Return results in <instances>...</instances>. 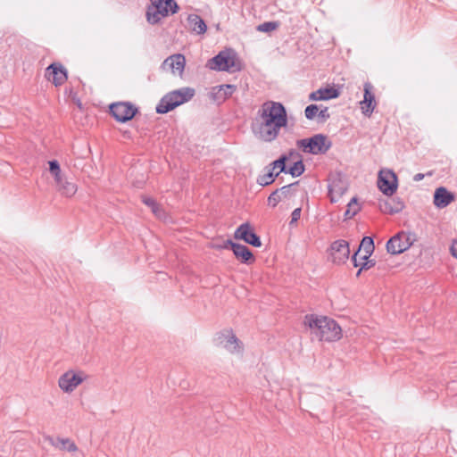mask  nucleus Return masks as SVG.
Masks as SVG:
<instances>
[{"instance_id": "nucleus-21", "label": "nucleus", "mask_w": 457, "mask_h": 457, "mask_svg": "<svg viewBox=\"0 0 457 457\" xmlns=\"http://www.w3.org/2000/svg\"><path fill=\"white\" fill-rule=\"evenodd\" d=\"M339 95V90L334 87H320L309 95V100L326 101L337 98Z\"/></svg>"}, {"instance_id": "nucleus-8", "label": "nucleus", "mask_w": 457, "mask_h": 457, "mask_svg": "<svg viewBox=\"0 0 457 457\" xmlns=\"http://www.w3.org/2000/svg\"><path fill=\"white\" fill-rule=\"evenodd\" d=\"M328 196L331 203H337L348 190V182L345 175L340 171L332 172L328 175Z\"/></svg>"}, {"instance_id": "nucleus-23", "label": "nucleus", "mask_w": 457, "mask_h": 457, "mask_svg": "<svg viewBox=\"0 0 457 457\" xmlns=\"http://www.w3.org/2000/svg\"><path fill=\"white\" fill-rule=\"evenodd\" d=\"M263 170L264 173L259 175L256 179L257 184L262 187H267L272 184L279 175V172L275 171V170L270 167V163L264 167Z\"/></svg>"}, {"instance_id": "nucleus-11", "label": "nucleus", "mask_w": 457, "mask_h": 457, "mask_svg": "<svg viewBox=\"0 0 457 457\" xmlns=\"http://www.w3.org/2000/svg\"><path fill=\"white\" fill-rule=\"evenodd\" d=\"M378 187L387 196H392L397 190L398 179L392 170H381L378 176Z\"/></svg>"}, {"instance_id": "nucleus-35", "label": "nucleus", "mask_w": 457, "mask_h": 457, "mask_svg": "<svg viewBox=\"0 0 457 457\" xmlns=\"http://www.w3.org/2000/svg\"><path fill=\"white\" fill-rule=\"evenodd\" d=\"M319 106L315 104H309L304 109L305 118L309 120H312L317 117Z\"/></svg>"}, {"instance_id": "nucleus-44", "label": "nucleus", "mask_w": 457, "mask_h": 457, "mask_svg": "<svg viewBox=\"0 0 457 457\" xmlns=\"http://www.w3.org/2000/svg\"><path fill=\"white\" fill-rule=\"evenodd\" d=\"M427 175H428V176H431V175H432V171H428V172L427 173Z\"/></svg>"}, {"instance_id": "nucleus-29", "label": "nucleus", "mask_w": 457, "mask_h": 457, "mask_svg": "<svg viewBox=\"0 0 457 457\" xmlns=\"http://www.w3.org/2000/svg\"><path fill=\"white\" fill-rule=\"evenodd\" d=\"M56 186L58 190L67 197L72 196L77 191V186L72 182L67 181L64 177L62 183Z\"/></svg>"}, {"instance_id": "nucleus-30", "label": "nucleus", "mask_w": 457, "mask_h": 457, "mask_svg": "<svg viewBox=\"0 0 457 457\" xmlns=\"http://www.w3.org/2000/svg\"><path fill=\"white\" fill-rule=\"evenodd\" d=\"M361 210L357 197H353L347 204V208L344 213L345 220L354 217Z\"/></svg>"}, {"instance_id": "nucleus-40", "label": "nucleus", "mask_w": 457, "mask_h": 457, "mask_svg": "<svg viewBox=\"0 0 457 457\" xmlns=\"http://www.w3.org/2000/svg\"><path fill=\"white\" fill-rule=\"evenodd\" d=\"M301 208H295L291 213V220L289 225L295 223L301 217Z\"/></svg>"}, {"instance_id": "nucleus-33", "label": "nucleus", "mask_w": 457, "mask_h": 457, "mask_svg": "<svg viewBox=\"0 0 457 457\" xmlns=\"http://www.w3.org/2000/svg\"><path fill=\"white\" fill-rule=\"evenodd\" d=\"M237 90V86L232 84H223L219 86V91H222V96L219 97L220 101H225L231 96Z\"/></svg>"}, {"instance_id": "nucleus-32", "label": "nucleus", "mask_w": 457, "mask_h": 457, "mask_svg": "<svg viewBox=\"0 0 457 457\" xmlns=\"http://www.w3.org/2000/svg\"><path fill=\"white\" fill-rule=\"evenodd\" d=\"M142 202L151 208L153 213H154L156 216H160L162 212V209L160 207L158 203L152 197L143 195L142 196Z\"/></svg>"}, {"instance_id": "nucleus-16", "label": "nucleus", "mask_w": 457, "mask_h": 457, "mask_svg": "<svg viewBox=\"0 0 457 457\" xmlns=\"http://www.w3.org/2000/svg\"><path fill=\"white\" fill-rule=\"evenodd\" d=\"M370 256L363 255L359 256L358 252H355L352 258L351 262L355 268H359L357 270L356 276L359 277L362 272H366L372 269V275H378V272H376V270H380V265L377 266V263L374 260L370 259Z\"/></svg>"}, {"instance_id": "nucleus-10", "label": "nucleus", "mask_w": 457, "mask_h": 457, "mask_svg": "<svg viewBox=\"0 0 457 457\" xmlns=\"http://www.w3.org/2000/svg\"><path fill=\"white\" fill-rule=\"evenodd\" d=\"M216 249H230L237 260L244 264L250 265L255 262L252 251L245 245L233 242L231 239L223 241L222 245H215Z\"/></svg>"}, {"instance_id": "nucleus-27", "label": "nucleus", "mask_w": 457, "mask_h": 457, "mask_svg": "<svg viewBox=\"0 0 457 457\" xmlns=\"http://www.w3.org/2000/svg\"><path fill=\"white\" fill-rule=\"evenodd\" d=\"M49 171L54 176L56 185L62 183L63 176L62 174L61 166L57 160H51L48 162Z\"/></svg>"}, {"instance_id": "nucleus-38", "label": "nucleus", "mask_w": 457, "mask_h": 457, "mask_svg": "<svg viewBox=\"0 0 457 457\" xmlns=\"http://www.w3.org/2000/svg\"><path fill=\"white\" fill-rule=\"evenodd\" d=\"M282 155H286V159L288 162L289 160H299V158H303L301 154H299L295 149H290L287 153L282 154Z\"/></svg>"}, {"instance_id": "nucleus-9", "label": "nucleus", "mask_w": 457, "mask_h": 457, "mask_svg": "<svg viewBox=\"0 0 457 457\" xmlns=\"http://www.w3.org/2000/svg\"><path fill=\"white\" fill-rule=\"evenodd\" d=\"M110 114L116 121L125 123L138 112V108L130 102H117L109 105Z\"/></svg>"}, {"instance_id": "nucleus-17", "label": "nucleus", "mask_w": 457, "mask_h": 457, "mask_svg": "<svg viewBox=\"0 0 457 457\" xmlns=\"http://www.w3.org/2000/svg\"><path fill=\"white\" fill-rule=\"evenodd\" d=\"M411 245L409 237L403 232H399L387 241L386 246L389 253L399 254L408 250Z\"/></svg>"}, {"instance_id": "nucleus-14", "label": "nucleus", "mask_w": 457, "mask_h": 457, "mask_svg": "<svg viewBox=\"0 0 457 457\" xmlns=\"http://www.w3.org/2000/svg\"><path fill=\"white\" fill-rule=\"evenodd\" d=\"M85 378L86 376L83 372L76 373L73 370H68L59 378L58 385L63 392L71 393Z\"/></svg>"}, {"instance_id": "nucleus-7", "label": "nucleus", "mask_w": 457, "mask_h": 457, "mask_svg": "<svg viewBox=\"0 0 457 457\" xmlns=\"http://www.w3.org/2000/svg\"><path fill=\"white\" fill-rule=\"evenodd\" d=\"M213 343L215 346L223 348L230 353H239L243 351L242 342L231 328H226L216 333Z\"/></svg>"}, {"instance_id": "nucleus-31", "label": "nucleus", "mask_w": 457, "mask_h": 457, "mask_svg": "<svg viewBox=\"0 0 457 457\" xmlns=\"http://www.w3.org/2000/svg\"><path fill=\"white\" fill-rule=\"evenodd\" d=\"M287 159H286V155H280L278 159L274 160L273 162H271L270 164V167L273 169V170H276V169H279V170L278 172L280 173H285V174H287V170H288V167L287 165Z\"/></svg>"}, {"instance_id": "nucleus-36", "label": "nucleus", "mask_w": 457, "mask_h": 457, "mask_svg": "<svg viewBox=\"0 0 457 457\" xmlns=\"http://www.w3.org/2000/svg\"><path fill=\"white\" fill-rule=\"evenodd\" d=\"M282 200L281 195L278 194V190L273 191L268 197V204L271 207H276L278 204Z\"/></svg>"}, {"instance_id": "nucleus-18", "label": "nucleus", "mask_w": 457, "mask_h": 457, "mask_svg": "<svg viewBox=\"0 0 457 457\" xmlns=\"http://www.w3.org/2000/svg\"><path fill=\"white\" fill-rule=\"evenodd\" d=\"M373 86L370 82H365L363 85V100L360 102L361 112L366 117H370L376 107V98L372 92Z\"/></svg>"}, {"instance_id": "nucleus-5", "label": "nucleus", "mask_w": 457, "mask_h": 457, "mask_svg": "<svg viewBox=\"0 0 457 457\" xmlns=\"http://www.w3.org/2000/svg\"><path fill=\"white\" fill-rule=\"evenodd\" d=\"M206 66L212 71L228 72L239 71L242 69L237 53L230 48L219 52L207 62Z\"/></svg>"}, {"instance_id": "nucleus-34", "label": "nucleus", "mask_w": 457, "mask_h": 457, "mask_svg": "<svg viewBox=\"0 0 457 457\" xmlns=\"http://www.w3.org/2000/svg\"><path fill=\"white\" fill-rule=\"evenodd\" d=\"M279 26L278 21H265L262 24H259L256 28V29L260 32H271L275 29H277Z\"/></svg>"}, {"instance_id": "nucleus-37", "label": "nucleus", "mask_w": 457, "mask_h": 457, "mask_svg": "<svg viewBox=\"0 0 457 457\" xmlns=\"http://www.w3.org/2000/svg\"><path fill=\"white\" fill-rule=\"evenodd\" d=\"M330 118V114L328 112V108L324 107L322 109L319 108L318 113H317V121L318 123H324Z\"/></svg>"}, {"instance_id": "nucleus-20", "label": "nucleus", "mask_w": 457, "mask_h": 457, "mask_svg": "<svg viewBox=\"0 0 457 457\" xmlns=\"http://www.w3.org/2000/svg\"><path fill=\"white\" fill-rule=\"evenodd\" d=\"M404 203L399 196H395L389 200L379 202V210L384 213L395 214L399 213L404 208Z\"/></svg>"}, {"instance_id": "nucleus-4", "label": "nucleus", "mask_w": 457, "mask_h": 457, "mask_svg": "<svg viewBox=\"0 0 457 457\" xmlns=\"http://www.w3.org/2000/svg\"><path fill=\"white\" fill-rule=\"evenodd\" d=\"M179 6L175 0H150L146 7L145 18L148 23L155 25L164 17L175 14Z\"/></svg>"}, {"instance_id": "nucleus-13", "label": "nucleus", "mask_w": 457, "mask_h": 457, "mask_svg": "<svg viewBox=\"0 0 457 457\" xmlns=\"http://www.w3.org/2000/svg\"><path fill=\"white\" fill-rule=\"evenodd\" d=\"M234 237L237 240H243L245 243L254 246L261 247V237L255 233L253 228L249 222L242 223L234 232Z\"/></svg>"}, {"instance_id": "nucleus-41", "label": "nucleus", "mask_w": 457, "mask_h": 457, "mask_svg": "<svg viewBox=\"0 0 457 457\" xmlns=\"http://www.w3.org/2000/svg\"><path fill=\"white\" fill-rule=\"evenodd\" d=\"M298 184V181L296 182H294L292 184H289V185H286V186H283L282 187L278 188V193L281 192V195H283L284 196H287V194L289 193L290 191V188L293 187V186H295Z\"/></svg>"}, {"instance_id": "nucleus-12", "label": "nucleus", "mask_w": 457, "mask_h": 457, "mask_svg": "<svg viewBox=\"0 0 457 457\" xmlns=\"http://www.w3.org/2000/svg\"><path fill=\"white\" fill-rule=\"evenodd\" d=\"M328 252V259L336 264L345 263L349 258L350 248L347 241L338 239L331 243Z\"/></svg>"}, {"instance_id": "nucleus-15", "label": "nucleus", "mask_w": 457, "mask_h": 457, "mask_svg": "<svg viewBox=\"0 0 457 457\" xmlns=\"http://www.w3.org/2000/svg\"><path fill=\"white\" fill-rule=\"evenodd\" d=\"M45 77L55 87H60L68 79V71L62 63L52 62L46 67Z\"/></svg>"}, {"instance_id": "nucleus-3", "label": "nucleus", "mask_w": 457, "mask_h": 457, "mask_svg": "<svg viewBox=\"0 0 457 457\" xmlns=\"http://www.w3.org/2000/svg\"><path fill=\"white\" fill-rule=\"evenodd\" d=\"M195 96V89L191 87H181L164 95L155 107L158 114H165L176 107L188 102Z\"/></svg>"}, {"instance_id": "nucleus-25", "label": "nucleus", "mask_w": 457, "mask_h": 457, "mask_svg": "<svg viewBox=\"0 0 457 457\" xmlns=\"http://www.w3.org/2000/svg\"><path fill=\"white\" fill-rule=\"evenodd\" d=\"M47 440L53 446H54L55 448H58L60 450H66L68 452H75L78 449L76 445L72 441H71L69 438L58 437L57 439H54L53 437L48 436Z\"/></svg>"}, {"instance_id": "nucleus-43", "label": "nucleus", "mask_w": 457, "mask_h": 457, "mask_svg": "<svg viewBox=\"0 0 457 457\" xmlns=\"http://www.w3.org/2000/svg\"><path fill=\"white\" fill-rule=\"evenodd\" d=\"M425 175L423 173H417L413 177V180L419 182L424 179Z\"/></svg>"}, {"instance_id": "nucleus-42", "label": "nucleus", "mask_w": 457, "mask_h": 457, "mask_svg": "<svg viewBox=\"0 0 457 457\" xmlns=\"http://www.w3.org/2000/svg\"><path fill=\"white\" fill-rule=\"evenodd\" d=\"M450 251L452 255L457 259V240H453L451 245Z\"/></svg>"}, {"instance_id": "nucleus-28", "label": "nucleus", "mask_w": 457, "mask_h": 457, "mask_svg": "<svg viewBox=\"0 0 457 457\" xmlns=\"http://www.w3.org/2000/svg\"><path fill=\"white\" fill-rule=\"evenodd\" d=\"M287 171V174H290L293 178H297L303 174L305 171V165L303 158H299V160L295 161L294 163L288 167Z\"/></svg>"}, {"instance_id": "nucleus-39", "label": "nucleus", "mask_w": 457, "mask_h": 457, "mask_svg": "<svg viewBox=\"0 0 457 457\" xmlns=\"http://www.w3.org/2000/svg\"><path fill=\"white\" fill-rule=\"evenodd\" d=\"M220 96H222V91H219V86L212 87V92H211V98L212 100H214L215 102L222 103L223 101H220L219 99V97H220Z\"/></svg>"}, {"instance_id": "nucleus-6", "label": "nucleus", "mask_w": 457, "mask_h": 457, "mask_svg": "<svg viewBox=\"0 0 457 457\" xmlns=\"http://www.w3.org/2000/svg\"><path fill=\"white\" fill-rule=\"evenodd\" d=\"M296 146L305 154H325L332 146V142L324 134H315L310 137L298 139Z\"/></svg>"}, {"instance_id": "nucleus-26", "label": "nucleus", "mask_w": 457, "mask_h": 457, "mask_svg": "<svg viewBox=\"0 0 457 457\" xmlns=\"http://www.w3.org/2000/svg\"><path fill=\"white\" fill-rule=\"evenodd\" d=\"M361 250L364 252V255L371 256L375 250L374 240L371 237H363L356 251L358 254Z\"/></svg>"}, {"instance_id": "nucleus-24", "label": "nucleus", "mask_w": 457, "mask_h": 457, "mask_svg": "<svg viewBox=\"0 0 457 457\" xmlns=\"http://www.w3.org/2000/svg\"><path fill=\"white\" fill-rule=\"evenodd\" d=\"M187 22L189 29L198 35L204 34L207 29L205 21L198 14H189Z\"/></svg>"}, {"instance_id": "nucleus-2", "label": "nucleus", "mask_w": 457, "mask_h": 457, "mask_svg": "<svg viewBox=\"0 0 457 457\" xmlns=\"http://www.w3.org/2000/svg\"><path fill=\"white\" fill-rule=\"evenodd\" d=\"M303 326L309 330L312 340L334 342L342 337L341 327L335 320L328 316L306 314L303 319Z\"/></svg>"}, {"instance_id": "nucleus-1", "label": "nucleus", "mask_w": 457, "mask_h": 457, "mask_svg": "<svg viewBox=\"0 0 457 457\" xmlns=\"http://www.w3.org/2000/svg\"><path fill=\"white\" fill-rule=\"evenodd\" d=\"M261 122L258 124L255 135L263 142L275 141L281 129L288 126V116L285 105L280 102L266 101L258 111Z\"/></svg>"}, {"instance_id": "nucleus-22", "label": "nucleus", "mask_w": 457, "mask_h": 457, "mask_svg": "<svg viewBox=\"0 0 457 457\" xmlns=\"http://www.w3.org/2000/svg\"><path fill=\"white\" fill-rule=\"evenodd\" d=\"M162 65L169 66L174 74L182 75L186 65V58L182 54H175L166 58Z\"/></svg>"}, {"instance_id": "nucleus-19", "label": "nucleus", "mask_w": 457, "mask_h": 457, "mask_svg": "<svg viewBox=\"0 0 457 457\" xmlns=\"http://www.w3.org/2000/svg\"><path fill=\"white\" fill-rule=\"evenodd\" d=\"M454 200V193L449 191L445 187H439L434 191L433 204L438 209H444L447 207Z\"/></svg>"}]
</instances>
